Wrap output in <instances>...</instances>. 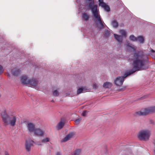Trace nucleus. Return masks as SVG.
Returning <instances> with one entry per match:
<instances>
[{"label": "nucleus", "instance_id": "nucleus-1", "mask_svg": "<svg viewBox=\"0 0 155 155\" xmlns=\"http://www.w3.org/2000/svg\"><path fill=\"white\" fill-rule=\"evenodd\" d=\"M143 53L142 51H138L136 52L133 55V63L134 70L128 71L125 73L123 76H118L114 81V84L116 85L120 86L122 85L124 81V78L129 75L133 74L137 71L143 69V67L145 65V62L143 57Z\"/></svg>", "mask_w": 155, "mask_h": 155}, {"label": "nucleus", "instance_id": "nucleus-2", "mask_svg": "<svg viewBox=\"0 0 155 155\" xmlns=\"http://www.w3.org/2000/svg\"><path fill=\"white\" fill-rule=\"evenodd\" d=\"M1 116L3 122L5 125H10L11 126L14 127L15 125L18 118L16 116H9L6 111H4L2 113Z\"/></svg>", "mask_w": 155, "mask_h": 155}, {"label": "nucleus", "instance_id": "nucleus-3", "mask_svg": "<svg viewBox=\"0 0 155 155\" xmlns=\"http://www.w3.org/2000/svg\"><path fill=\"white\" fill-rule=\"evenodd\" d=\"M150 135V131L147 129L142 130L140 131L137 137L140 140L146 141L149 140Z\"/></svg>", "mask_w": 155, "mask_h": 155}, {"label": "nucleus", "instance_id": "nucleus-4", "mask_svg": "<svg viewBox=\"0 0 155 155\" xmlns=\"http://www.w3.org/2000/svg\"><path fill=\"white\" fill-rule=\"evenodd\" d=\"M155 112V106L144 108L142 110L136 112L134 115L135 116L146 115L148 114Z\"/></svg>", "mask_w": 155, "mask_h": 155}, {"label": "nucleus", "instance_id": "nucleus-5", "mask_svg": "<svg viewBox=\"0 0 155 155\" xmlns=\"http://www.w3.org/2000/svg\"><path fill=\"white\" fill-rule=\"evenodd\" d=\"M94 1L90 2L88 4L89 8L91 10L93 15L95 18L100 16L99 10L97 8V6L96 5H94Z\"/></svg>", "mask_w": 155, "mask_h": 155}, {"label": "nucleus", "instance_id": "nucleus-6", "mask_svg": "<svg viewBox=\"0 0 155 155\" xmlns=\"http://www.w3.org/2000/svg\"><path fill=\"white\" fill-rule=\"evenodd\" d=\"M94 18L96 19V23L98 28L100 29L103 28L104 27V23L101 19L100 15Z\"/></svg>", "mask_w": 155, "mask_h": 155}, {"label": "nucleus", "instance_id": "nucleus-7", "mask_svg": "<svg viewBox=\"0 0 155 155\" xmlns=\"http://www.w3.org/2000/svg\"><path fill=\"white\" fill-rule=\"evenodd\" d=\"M34 142L30 139L26 140L25 142V148L27 151L30 152L31 147L33 145Z\"/></svg>", "mask_w": 155, "mask_h": 155}, {"label": "nucleus", "instance_id": "nucleus-8", "mask_svg": "<svg viewBox=\"0 0 155 155\" xmlns=\"http://www.w3.org/2000/svg\"><path fill=\"white\" fill-rule=\"evenodd\" d=\"M34 134L38 136H44L45 131L41 129L36 128L34 132Z\"/></svg>", "mask_w": 155, "mask_h": 155}, {"label": "nucleus", "instance_id": "nucleus-9", "mask_svg": "<svg viewBox=\"0 0 155 155\" xmlns=\"http://www.w3.org/2000/svg\"><path fill=\"white\" fill-rule=\"evenodd\" d=\"M27 127L29 132H34L36 128H35V125L31 122L28 123Z\"/></svg>", "mask_w": 155, "mask_h": 155}, {"label": "nucleus", "instance_id": "nucleus-10", "mask_svg": "<svg viewBox=\"0 0 155 155\" xmlns=\"http://www.w3.org/2000/svg\"><path fill=\"white\" fill-rule=\"evenodd\" d=\"M30 80L26 76H23L21 78V82L22 84L27 85L29 84Z\"/></svg>", "mask_w": 155, "mask_h": 155}, {"label": "nucleus", "instance_id": "nucleus-11", "mask_svg": "<svg viewBox=\"0 0 155 155\" xmlns=\"http://www.w3.org/2000/svg\"><path fill=\"white\" fill-rule=\"evenodd\" d=\"M29 82V84L28 85L35 87H36L38 84V81L36 79L34 78L30 79Z\"/></svg>", "mask_w": 155, "mask_h": 155}, {"label": "nucleus", "instance_id": "nucleus-12", "mask_svg": "<svg viewBox=\"0 0 155 155\" xmlns=\"http://www.w3.org/2000/svg\"><path fill=\"white\" fill-rule=\"evenodd\" d=\"M21 71L20 69L17 68H15L12 71V73L14 76H18L20 74Z\"/></svg>", "mask_w": 155, "mask_h": 155}, {"label": "nucleus", "instance_id": "nucleus-13", "mask_svg": "<svg viewBox=\"0 0 155 155\" xmlns=\"http://www.w3.org/2000/svg\"><path fill=\"white\" fill-rule=\"evenodd\" d=\"M82 19L85 21H87L89 18V15L87 13H82L81 14Z\"/></svg>", "mask_w": 155, "mask_h": 155}, {"label": "nucleus", "instance_id": "nucleus-14", "mask_svg": "<svg viewBox=\"0 0 155 155\" xmlns=\"http://www.w3.org/2000/svg\"><path fill=\"white\" fill-rule=\"evenodd\" d=\"M73 135V133H70L67 135L66 137L62 140V142H65L68 140H69L71 138Z\"/></svg>", "mask_w": 155, "mask_h": 155}, {"label": "nucleus", "instance_id": "nucleus-15", "mask_svg": "<svg viewBox=\"0 0 155 155\" xmlns=\"http://www.w3.org/2000/svg\"><path fill=\"white\" fill-rule=\"evenodd\" d=\"M114 36L115 39L119 42H121L123 40L122 37L117 34H114Z\"/></svg>", "mask_w": 155, "mask_h": 155}, {"label": "nucleus", "instance_id": "nucleus-16", "mask_svg": "<svg viewBox=\"0 0 155 155\" xmlns=\"http://www.w3.org/2000/svg\"><path fill=\"white\" fill-rule=\"evenodd\" d=\"M103 87L105 88H109L112 86V84L109 82H105L103 85Z\"/></svg>", "mask_w": 155, "mask_h": 155}, {"label": "nucleus", "instance_id": "nucleus-17", "mask_svg": "<svg viewBox=\"0 0 155 155\" xmlns=\"http://www.w3.org/2000/svg\"><path fill=\"white\" fill-rule=\"evenodd\" d=\"M65 124L64 122L61 121L58 124L57 126V128L58 130H60L63 127Z\"/></svg>", "mask_w": 155, "mask_h": 155}, {"label": "nucleus", "instance_id": "nucleus-18", "mask_svg": "<svg viewBox=\"0 0 155 155\" xmlns=\"http://www.w3.org/2000/svg\"><path fill=\"white\" fill-rule=\"evenodd\" d=\"M103 5H102L101 7L104 8V10L107 12L110 11V8L109 6L107 5L105 3L103 4Z\"/></svg>", "mask_w": 155, "mask_h": 155}, {"label": "nucleus", "instance_id": "nucleus-19", "mask_svg": "<svg viewBox=\"0 0 155 155\" xmlns=\"http://www.w3.org/2000/svg\"><path fill=\"white\" fill-rule=\"evenodd\" d=\"M119 32L120 34H121L123 37H126V32L124 30L121 29L119 31Z\"/></svg>", "mask_w": 155, "mask_h": 155}, {"label": "nucleus", "instance_id": "nucleus-20", "mask_svg": "<svg viewBox=\"0 0 155 155\" xmlns=\"http://www.w3.org/2000/svg\"><path fill=\"white\" fill-rule=\"evenodd\" d=\"M138 41L140 43H144V39L143 38L140 36H139L137 38V41Z\"/></svg>", "mask_w": 155, "mask_h": 155}, {"label": "nucleus", "instance_id": "nucleus-21", "mask_svg": "<svg viewBox=\"0 0 155 155\" xmlns=\"http://www.w3.org/2000/svg\"><path fill=\"white\" fill-rule=\"evenodd\" d=\"M85 89L84 88L81 87L78 89L77 91V94H78L83 92H85Z\"/></svg>", "mask_w": 155, "mask_h": 155}, {"label": "nucleus", "instance_id": "nucleus-22", "mask_svg": "<svg viewBox=\"0 0 155 155\" xmlns=\"http://www.w3.org/2000/svg\"><path fill=\"white\" fill-rule=\"evenodd\" d=\"M129 39L130 40L133 41H137V38L133 35H131L129 37Z\"/></svg>", "mask_w": 155, "mask_h": 155}, {"label": "nucleus", "instance_id": "nucleus-23", "mask_svg": "<svg viewBox=\"0 0 155 155\" xmlns=\"http://www.w3.org/2000/svg\"><path fill=\"white\" fill-rule=\"evenodd\" d=\"M112 25L113 27L117 28L118 26V23L116 21L114 20L112 22Z\"/></svg>", "mask_w": 155, "mask_h": 155}, {"label": "nucleus", "instance_id": "nucleus-24", "mask_svg": "<svg viewBox=\"0 0 155 155\" xmlns=\"http://www.w3.org/2000/svg\"><path fill=\"white\" fill-rule=\"evenodd\" d=\"M81 150L80 149L76 150L74 153V155H79L81 153Z\"/></svg>", "mask_w": 155, "mask_h": 155}, {"label": "nucleus", "instance_id": "nucleus-25", "mask_svg": "<svg viewBox=\"0 0 155 155\" xmlns=\"http://www.w3.org/2000/svg\"><path fill=\"white\" fill-rule=\"evenodd\" d=\"M53 94L54 96H58L59 95V93L57 90H55L53 92Z\"/></svg>", "mask_w": 155, "mask_h": 155}, {"label": "nucleus", "instance_id": "nucleus-26", "mask_svg": "<svg viewBox=\"0 0 155 155\" xmlns=\"http://www.w3.org/2000/svg\"><path fill=\"white\" fill-rule=\"evenodd\" d=\"M49 139L48 137H46L41 140L42 143H45L49 141Z\"/></svg>", "mask_w": 155, "mask_h": 155}, {"label": "nucleus", "instance_id": "nucleus-27", "mask_svg": "<svg viewBox=\"0 0 155 155\" xmlns=\"http://www.w3.org/2000/svg\"><path fill=\"white\" fill-rule=\"evenodd\" d=\"M130 45H131L132 46L130 45H127V46L128 47H130L131 48L133 49L135 51H136V47L134 46V45H132L131 44H130Z\"/></svg>", "mask_w": 155, "mask_h": 155}, {"label": "nucleus", "instance_id": "nucleus-28", "mask_svg": "<svg viewBox=\"0 0 155 155\" xmlns=\"http://www.w3.org/2000/svg\"><path fill=\"white\" fill-rule=\"evenodd\" d=\"M81 120V118H79V119L76 120H75V122L77 124H79L80 123Z\"/></svg>", "mask_w": 155, "mask_h": 155}, {"label": "nucleus", "instance_id": "nucleus-29", "mask_svg": "<svg viewBox=\"0 0 155 155\" xmlns=\"http://www.w3.org/2000/svg\"><path fill=\"white\" fill-rule=\"evenodd\" d=\"M99 4L100 6H101L102 5H103V4H105L103 2V0H99Z\"/></svg>", "mask_w": 155, "mask_h": 155}, {"label": "nucleus", "instance_id": "nucleus-30", "mask_svg": "<svg viewBox=\"0 0 155 155\" xmlns=\"http://www.w3.org/2000/svg\"><path fill=\"white\" fill-rule=\"evenodd\" d=\"M3 71L2 66L0 65V74L3 72Z\"/></svg>", "mask_w": 155, "mask_h": 155}, {"label": "nucleus", "instance_id": "nucleus-31", "mask_svg": "<svg viewBox=\"0 0 155 155\" xmlns=\"http://www.w3.org/2000/svg\"><path fill=\"white\" fill-rule=\"evenodd\" d=\"M97 87V84L96 83H94L93 84V87L94 89H96Z\"/></svg>", "mask_w": 155, "mask_h": 155}, {"label": "nucleus", "instance_id": "nucleus-32", "mask_svg": "<svg viewBox=\"0 0 155 155\" xmlns=\"http://www.w3.org/2000/svg\"><path fill=\"white\" fill-rule=\"evenodd\" d=\"M87 111L85 110L82 113V115L83 116H85L86 115Z\"/></svg>", "mask_w": 155, "mask_h": 155}, {"label": "nucleus", "instance_id": "nucleus-33", "mask_svg": "<svg viewBox=\"0 0 155 155\" xmlns=\"http://www.w3.org/2000/svg\"><path fill=\"white\" fill-rule=\"evenodd\" d=\"M153 144L154 145V146L155 150H154V153H155V140H154L153 141Z\"/></svg>", "mask_w": 155, "mask_h": 155}, {"label": "nucleus", "instance_id": "nucleus-34", "mask_svg": "<svg viewBox=\"0 0 155 155\" xmlns=\"http://www.w3.org/2000/svg\"><path fill=\"white\" fill-rule=\"evenodd\" d=\"M56 155H61V154L60 152H58L57 153Z\"/></svg>", "mask_w": 155, "mask_h": 155}, {"label": "nucleus", "instance_id": "nucleus-35", "mask_svg": "<svg viewBox=\"0 0 155 155\" xmlns=\"http://www.w3.org/2000/svg\"><path fill=\"white\" fill-rule=\"evenodd\" d=\"M151 51L153 52H155V51H154L153 50V49H151Z\"/></svg>", "mask_w": 155, "mask_h": 155}, {"label": "nucleus", "instance_id": "nucleus-36", "mask_svg": "<svg viewBox=\"0 0 155 155\" xmlns=\"http://www.w3.org/2000/svg\"><path fill=\"white\" fill-rule=\"evenodd\" d=\"M5 155H9L8 153L5 152Z\"/></svg>", "mask_w": 155, "mask_h": 155}, {"label": "nucleus", "instance_id": "nucleus-37", "mask_svg": "<svg viewBox=\"0 0 155 155\" xmlns=\"http://www.w3.org/2000/svg\"><path fill=\"white\" fill-rule=\"evenodd\" d=\"M105 33H106V34H107L108 35H109V33H108V31H107Z\"/></svg>", "mask_w": 155, "mask_h": 155}, {"label": "nucleus", "instance_id": "nucleus-38", "mask_svg": "<svg viewBox=\"0 0 155 155\" xmlns=\"http://www.w3.org/2000/svg\"><path fill=\"white\" fill-rule=\"evenodd\" d=\"M7 76L8 77H10V75L9 74H8Z\"/></svg>", "mask_w": 155, "mask_h": 155}, {"label": "nucleus", "instance_id": "nucleus-39", "mask_svg": "<svg viewBox=\"0 0 155 155\" xmlns=\"http://www.w3.org/2000/svg\"><path fill=\"white\" fill-rule=\"evenodd\" d=\"M88 1H89V2H90V1H91L92 2V1H93L94 0H88Z\"/></svg>", "mask_w": 155, "mask_h": 155}, {"label": "nucleus", "instance_id": "nucleus-40", "mask_svg": "<svg viewBox=\"0 0 155 155\" xmlns=\"http://www.w3.org/2000/svg\"><path fill=\"white\" fill-rule=\"evenodd\" d=\"M141 97V99H143V97Z\"/></svg>", "mask_w": 155, "mask_h": 155}, {"label": "nucleus", "instance_id": "nucleus-41", "mask_svg": "<svg viewBox=\"0 0 155 155\" xmlns=\"http://www.w3.org/2000/svg\"><path fill=\"white\" fill-rule=\"evenodd\" d=\"M154 59L155 60V57H154Z\"/></svg>", "mask_w": 155, "mask_h": 155}]
</instances>
